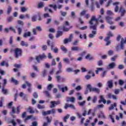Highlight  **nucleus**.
Returning <instances> with one entry per match:
<instances>
[{"label":"nucleus","mask_w":126,"mask_h":126,"mask_svg":"<svg viewBox=\"0 0 126 126\" xmlns=\"http://www.w3.org/2000/svg\"><path fill=\"white\" fill-rule=\"evenodd\" d=\"M97 21H98V19H95V16H94L89 22V24L91 25L90 26V29L94 30L92 32V33L89 35V38H94L96 34H97Z\"/></svg>","instance_id":"1"},{"label":"nucleus","mask_w":126,"mask_h":126,"mask_svg":"<svg viewBox=\"0 0 126 126\" xmlns=\"http://www.w3.org/2000/svg\"><path fill=\"white\" fill-rule=\"evenodd\" d=\"M25 83L26 84H24L22 85V88H23V89H25L26 86H28L29 88L27 89V90L29 93H32V84L27 81H25Z\"/></svg>","instance_id":"2"},{"label":"nucleus","mask_w":126,"mask_h":126,"mask_svg":"<svg viewBox=\"0 0 126 126\" xmlns=\"http://www.w3.org/2000/svg\"><path fill=\"white\" fill-rule=\"evenodd\" d=\"M14 52L16 59H18V58H19V57L21 56L22 55V50L20 48H16Z\"/></svg>","instance_id":"3"},{"label":"nucleus","mask_w":126,"mask_h":126,"mask_svg":"<svg viewBox=\"0 0 126 126\" xmlns=\"http://www.w3.org/2000/svg\"><path fill=\"white\" fill-rule=\"evenodd\" d=\"M72 39H73V34L71 33L70 34L69 37L68 38H66L63 40L64 44H67V43H69L72 41Z\"/></svg>","instance_id":"4"},{"label":"nucleus","mask_w":126,"mask_h":126,"mask_svg":"<svg viewBox=\"0 0 126 126\" xmlns=\"http://www.w3.org/2000/svg\"><path fill=\"white\" fill-rule=\"evenodd\" d=\"M68 108H70L72 110H76V107H75L74 104H68L66 103L64 106V109H65V110H67Z\"/></svg>","instance_id":"5"},{"label":"nucleus","mask_w":126,"mask_h":126,"mask_svg":"<svg viewBox=\"0 0 126 126\" xmlns=\"http://www.w3.org/2000/svg\"><path fill=\"white\" fill-rule=\"evenodd\" d=\"M50 108H55L57 105H60L61 104V101L59 100L58 101H51Z\"/></svg>","instance_id":"6"},{"label":"nucleus","mask_w":126,"mask_h":126,"mask_svg":"<svg viewBox=\"0 0 126 126\" xmlns=\"http://www.w3.org/2000/svg\"><path fill=\"white\" fill-rule=\"evenodd\" d=\"M17 110V112H20V109H19V107H17V109L15 108V107L13 106L12 108V112H10V114L12 116L13 118H15V117H14V116H13V114H15L16 113V111Z\"/></svg>","instance_id":"7"},{"label":"nucleus","mask_w":126,"mask_h":126,"mask_svg":"<svg viewBox=\"0 0 126 126\" xmlns=\"http://www.w3.org/2000/svg\"><path fill=\"white\" fill-rule=\"evenodd\" d=\"M46 57H47L46 56V55H45V54H42L39 55L38 56H36L35 60L36 61H37V62L40 63V60H43V59H45V58Z\"/></svg>","instance_id":"8"},{"label":"nucleus","mask_w":126,"mask_h":126,"mask_svg":"<svg viewBox=\"0 0 126 126\" xmlns=\"http://www.w3.org/2000/svg\"><path fill=\"white\" fill-rule=\"evenodd\" d=\"M113 19L114 18H113V17L106 16L105 17V19L107 22L108 23V24H110V25L114 24V22L112 21V19Z\"/></svg>","instance_id":"9"},{"label":"nucleus","mask_w":126,"mask_h":126,"mask_svg":"<svg viewBox=\"0 0 126 126\" xmlns=\"http://www.w3.org/2000/svg\"><path fill=\"white\" fill-rule=\"evenodd\" d=\"M124 44H126V38L125 39H124V38H122L120 45L121 50H124V48H125Z\"/></svg>","instance_id":"10"},{"label":"nucleus","mask_w":126,"mask_h":126,"mask_svg":"<svg viewBox=\"0 0 126 126\" xmlns=\"http://www.w3.org/2000/svg\"><path fill=\"white\" fill-rule=\"evenodd\" d=\"M55 46H56V43H55L54 42L52 43V44L51 45V51H54V53H55L56 54H57V53H58L59 52V49H58L57 48H55V49H54V47H55Z\"/></svg>","instance_id":"11"},{"label":"nucleus","mask_w":126,"mask_h":126,"mask_svg":"<svg viewBox=\"0 0 126 126\" xmlns=\"http://www.w3.org/2000/svg\"><path fill=\"white\" fill-rule=\"evenodd\" d=\"M58 87V88H59V89L60 90H61V91L63 93H64V92H66V91H68V88L66 86H65L64 87L62 88V86L61 85H59Z\"/></svg>","instance_id":"12"},{"label":"nucleus","mask_w":126,"mask_h":126,"mask_svg":"<svg viewBox=\"0 0 126 126\" xmlns=\"http://www.w3.org/2000/svg\"><path fill=\"white\" fill-rule=\"evenodd\" d=\"M108 97L109 99H111V98H112L113 100H118V97H117V95L113 94L111 93H109L108 94Z\"/></svg>","instance_id":"13"},{"label":"nucleus","mask_w":126,"mask_h":126,"mask_svg":"<svg viewBox=\"0 0 126 126\" xmlns=\"http://www.w3.org/2000/svg\"><path fill=\"white\" fill-rule=\"evenodd\" d=\"M12 11V7L11 5H8L7 8L6 13L8 15L10 14V13Z\"/></svg>","instance_id":"14"},{"label":"nucleus","mask_w":126,"mask_h":126,"mask_svg":"<svg viewBox=\"0 0 126 126\" xmlns=\"http://www.w3.org/2000/svg\"><path fill=\"white\" fill-rule=\"evenodd\" d=\"M71 51H82V49L80 47H79L78 46H73L71 48Z\"/></svg>","instance_id":"15"},{"label":"nucleus","mask_w":126,"mask_h":126,"mask_svg":"<svg viewBox=\"0 0 126 126\" xmlns=\"http://www.w3.org/2000/svg\"><path fill=\"white\" fill-rule=\"evenodd\" d=\"M119 12L121 13V17H123L126 13V10L123 7H121L119 9Z\"/></svg>","instance_id":"16"},{"label":"nucleus","mask_w":126,"mask_h":126,"mask_svg":"<svg viewBox=\"0 0 126 126\" xmlns=\"http://www.w3.org/2000/svg\"><path fill=\"white\" fill-rule=\"evenodd\" d=\"M115 66L116 63L115 62H113L108 65L109 68H111V69H113V68H115Z\"/></svg>","instance_id":"17"},{"label":"nucleus","mask_w":126,"mask_h":126,"mask_svg":"<svg viewBox=\"0 0 126 126\" xmlns=\"http://www.w3.org/2000/svg\"><path fill=\"white\" fill-rule=\"evenodd\" d=\"M30 36H31V32H24L23 34L24 38H27V37H30Z\"/></svg>","instance_id":"18"},{"label":"nucleus","mask_w":126,"mask_h":126,"mask_svg":"<svg viewBox=\"0 0 126 126\" xmlns=\"http://www.w3.org/2000/svg\"><path fill=\"white\" fill-rule=\"evenodd\" d=\"M117 107V103H114L113 104H112L110 105V107L108 108L109 111H112V110H114L115 107Z\"/></svg>","instance_id":"19"},{"label":"nucleus","mask_w":126,"mask_h":126,"mask_svg":"<svg viewBox=\"0 0 126 126\" xmlns=\"http://www.w3.org/2000/svg\"><path fill=\"white\" fill-rule=\"evenodd\" d=\"M115 116V113L112 112V113L109 115V118L111 119L112 123H115V119H114V116Z\"/></svg>","instance_id":"20"},{"label":"nucleus","mask_w":126,"mask_h":126,"mask_svg":"<svg viewBox=\"0 0 126 126\" xmlns=\"http://www.w3.org/2000/svg\"><path fill=\"white\" fill-rule=\"evenodd\" d=\"M107 84L109 88H113V81L110 80L107 82Z\"/></svg>","instance_id":"21"},{"label":"nucleus","mask_w":126,"mask_h":126,"mask_svg":"<svg viewBox=\"0 0 126 126\" xmlns=\"http://www.w3.org/2000/svg\"><path fill=\"white\" fill-rule=\"evenodd\" d=\"M74 33L75 34H76V35H79L80 39H82L83 38V37H82V34H81V33L80 32L78 31H75L74 32Z\"/></svg>","instance_id":"22"},{"label":"nucleus","mask_w":126,"mask_h":126,"mask_svg":"<svg viewBox=\"0 0 126 126\" xmlns=\"http://www.w3.org/2000/svg\"><path fill=\"white\" fill-rule=\"evenodd\" d=\"M92 91L93 92H95L96 93H97L99 94L100 93V90L97 88H93Z\"/></svg>","instance_id":"23"},{"label":"nucleus","mask_w":126,"mask_h":126,"mask_svg":"<svg viewBox=\"0 0 126 126\" xmlns=\"http://www.w3.org/2000/svg\"><path fill=\"white\" fill-rule=\"evenodd\" d=\"M63 62L64 63H66V64H69V63H70V61H69V60L67 58L63 59Z\"/></svg>","instance_id":"24"},{"label":"nucleus","mask_w":126,"mask_h":126,"mask_svg":"<svg viewBox=\"0 0 126 126\" xmlns=\"http://www.w3.org/2000/svg\"><path fill=\"white\" fill-rule=\"evenodd\" d=\"M90 113H91V109H90L87 113V111H86V110H85L84 111V113H83L82 115L84 117H85V116H86V115H90Z\"/></svg>","instance_id":"25"},{"label":"nucleus","mask_w":126,"mask_h":126,"mask_svg":"<svg viewBox=\"0 0 126 126\" xmlns=\"http://www.w3.org/2000/svg\"><path fill=\"white\" fill-rule=\"evenodd\" d=\"M95 17V19H97V21H96V27L97 26H98V21H99V20H100V19L101 18V17H102L101 15H99L98 18H96V16L94 15L92 16V18L91 19H92V18H93L94 17Z\"/></svg>","instance_id":"26"},{"label":"nucleus","mask_w":126,"mask_h":126,"mask_svg":"<svg viewBox=\"0 0 126 126\" xmlns=\"http://www.w3.org/2000/svg\"><path fill=\"white\" fill-rule=\"evenodd\" d=\"M21 46H22L23 47H28V43L27 42H25L24 41H22L21 42Z\"/></svg>","instance_id":"27"},{"label":"nucleus","mask_w":126,"mask_h":126,"mask_svg":"<svg viewBox=\"0 0 126 126\" xmlns=\"http://www.w3.org/2000/svg\"><path fill=\"white\" fill-rule=\"evenodd\" d=\"M2 92L5 95H6L7 93H8V90L4 88V87H3L2 88Z\"/></svg>","instance_id":"28"},{"label":"nucleus","mask_w":126,"mask_h":126,"mask_svg":"<svg viewBox=\"0 0 126 126\" xmlns=\"http://www.w3.org/2000/svg\"><path fill=\"white\" fill-rule=\"evenodd\" d=\"M16 28L17 29L19 35H21V33L22 32V29H21L20 28V27H18V26H17L16 27Z\"/></svg>","instance_id":"29"},{"label":"nucleus","mask_w":126,"mask_h":126,"mask_svg":"<svg viewBox=\"0 0 126 126\" xmlns=\"http://www.w3.org/2000/svg\"><path fill=\"white\" fill-rule=\"evenodd\" d=\"M37 18H38V15H34L32 17V21L35 22V21H37Z\"/></svg>","instance_id":"30"},{"label":"nucleus","mask_w":126,"mask_h":126,"mask_svg":"<svg viewBox=\"0 0 126 126\" xmlns=\"http://www.w3.org/2000/svg\"><path fill=\"white\" fill-rule=\"evenodd\" d=\"M28 112L30 113V114H34L35 113V111L32 109V108L30 107L28 108Z\"/></svg>","instance_id":"31"},{"label":"nucleus","mask_w":126,"mask_h":126,"mask_svg":"<svg viewBox=\"0 0 126 126\" xmlns=\"http://www.w3.org/2000/svg\"><path fill=\"white\" fill-rule=\"evenodd\" d=\"M44 94L46 95L48 98H51V94H50V93H49V91H45L43 92Z\"/></svg>","instance_id":"32"},{"label":"nucleus","mask_w":126,"mask_h":126,"mask_svg":"<svg viewBox=\"0 0 126 126\" xmlns=\"http://www.w3.org/2000/svg\"><path fill=\"white\" fill-rule=\"evenodd\" d=\"M17 22V24H18V25H20V26H23L24 25V22H23V21L19 20Z\"/></svg>","instance_id":"33"},{"label":"nucleus","mask_w":126,"mask_h":126,"mask_svg":"<svg viewBox=\"0 0 126 126\" xmlns=\"http://www.w3.org/2000/svg\"><path fill=\"white\" fill-rule=\"evenodd\" d=\"M69 117H70V115L67 114L65 117L63 118V121L65 123H66L67 120L69 118Z\"/></svg>","instance_id":"34"},{"label":"nucleus","mask_w":126,"mask_h":126,"mask_svg":"<svg viewBox=\"0 0 126 126\" xmlns=\"http://www.w3.org/2000/svg\"><path fill=\"white\" fill-rule=\"evenodd\" d=\"M77 97H78V100H83V98L82 97V96L81 95V94L80 93H77Z\"/></svg>","instance_id":"35"},{"label":"nucleus","mask_w":126,"mask_h":126,"mask_svg":"<svg viewBox=\"0 0 126 126\" xmlns=\"http://www.w3.org/2000/svg\"><path fill=\"white\" fill-rule=\"evenodd\" d=\"M11 81V82H13V83H14L16 85H17V84H18V81L15 80L14 78H12Z\"/></svg>","instance_id":"36"},{"label":"nucleus","mask_w":126,"mask_h":126,"mask_svg":"<svg viewBox=\"0 0 126 126\" xmlns=\"http://www.w3.org/2000/svg\"><path fill=\"white\" fill-rule=\"evenodd\" d=\"M87 86V88L90 90V92H91L92 91V90L93 89V88H92V86H91V85L90 84H88L86 85Z\"/></svg>","instance_id":"37"},{"label":"nucleus","mask_w":126,"mask_h":126,"mask_svg":"<svg viewBox=\"0 0 126 126\" xmlns=\"http://www.w3.org/2000/svg\"><path fill=\"white\" fill-rule=\"evenodd\" d=\"M53 87H54V85H53V84H50L48 86L47 89L49 91H51L52 90V88H53Z\"/></svg>","instance_id":"38"},{"label":"nucleus","mask_w":126,"mask_h":126,"mask_svg":"<svg viewBox=\"0 0 126 126\" xmlns=\"http://www.w3.org/2000/svg\"><path fill=\"white\" fill-rule=\"evenodd\" d=\"M56 78L58 82H61V79H62V77L60 75H57Z\"/></svg>","instance_id":"39"},{"label":"nucleus","mask_w":126,"mask_h":126,"mask_svg":"<svg viewBox=\"0 0 126 126\" xmlns=\"http://www.w3.org/2000/svg\"><path fill=\"white\" fill-rule=\"evenodd\" d=\"M106 14H107V15H110V16H112V15H114V14L113 13V12H112V11L111 10H108L106 12Z\"/></svg>","instance_id":"40"},{"label":"nucleus","mask_w":126,"mask_h":126,"mask_svg":"<svg viewBox=\"0 0 126 126\" xmlns=\"http://www.w3.org/2000/svg\"><path fill=\"white\" fill-rule=\"evenodd\" d=\"M60 13L62 16L63 17L66 16V14H67V12H63V11H60Z\"/></svg>","instance_id":"41"},{"label":"nucleus","mask_w":126,"mask_h":126,"mask_svg":"<svg viewBox=\"0 0 126 126\" xmlns=\"http://www.w3.org/2000/svg\"><path fill=\"white\" fill-rule=\"evenodd\" d=\"M107 36H109V38H111V37H114V34H113L112 32H109L107 34Z\"/></svg>","instance_id":"42"},{"label":"nucleus","mask_w":126,"mask_h":126,"mask_svg":"<svg viewBox=\"0 0 126 126\" xmlns=\"http://www.w3.org/2000/svg\"><path fill=\"white\" fill-rule=\"evenodd\" d=\"M47 72H48V70L47 69H44L42 71L43 77H45V76H46V75H47Z\"/></svg>","instance_id":"43"},{"label":"nucleus","mask_w":126,"mask_h":126,"mask_svg":"<svg viewBox=\"0 0 126 126\" xmlns=\"http://www.w3.org/2000/svg\"><path fill=\"white\" fill-rule=\"evenodd\" d=\"M61 50H62V51H63V52H64V53L67 52V49H66V48L64 46H62Z\"/></svg>","instance_id":"44"},{"label":"nucleus","mask_w":126,"mask_h":126,"mask_svg":"<svg viewBox=\"0 0 126 126\" xmlns=\"http://www.w3.org/2000/svg\"><path fill=\"white\" fill-rule=\"evenodd\" d=\"M42 115L43 116H47V115H50V111L49 110H48L47 111L42 112Z\"/></svg>","instance_id":"45"},{"label":"nucleus","mask_w":126,"mask_h":126,"mask_svg":"<svg viewBox=\"0 0 126 126\" xmlns=\"http://www.w3.org/2000/svg\"><path fill=\"white\" fill-rule=\"evenodd\" d=\"M85 103H86V101H83L82 102H79L78 104L79 105V106H81V107H83L84 105H85Z\"/></svg>","instance_id":"46"},{"label":"nucleus","mask_w":126,"mask_h":126,"mask_svg":"<svg viewBox=\"0 0 126 126\" xmlns=\"http://www.w3.org/2000/svg\"><path fill=\"white\" fill-rule=\"evenodd\" d=\"M97 64L98 66H102L103 65V61L99 60L97 62Z\"/></svg>","instance_id":"47"},{"label":"nucleus","mask_w":126,"mask_h":126,"mask_svg":"<svg viewBox=\"0 0 126 126\" xmlns=\"http://www.w3.org/2000/svg\"><path fill=\"white\" fill-rule=\"evenodd\" d=\"M50 7H53L54 9V10H57V5L56 4H50L49 5Z\"/></svg>","instance_id":"48"},{"label":"nucleus","mask_w":126,"mask_h":126,"mask_svg":"<svg viewBox=\"0 0 126 126\" xmlns=\"http://www.w3.org/2000/svg\"><path fill=\"white\" fill-rule=\"evenodd\" d=\"M121 91V90L120 89H115L114 91V94L116 95H118L120 94V92Z\"/></svg>","instance_id":"49"},{"label":"nucleus","mask_w":126,"mask_h":126,"mask_svg":"<svg viewBox=\"0 0 126 126\" xmlns=\"http://www.w3.org/2000/svg\"><path fill=\"white\" fill-rule=\"evenodd\" d=\"M7 20L8 22H11L13 20V17L10 16L7 18Z\"/></svg>","instance_id":"50"},{"label":"nucleus","mask_w":126,"mask_h":126,"mask_svg":"<svg viewBox=\"0 0 126 126\" xmlns=\"http://www.w3.org/2000/svg\"><path fill=\"white\" fill-rule=\"evenodd\" d=\"M19 96H20L22 98H24V99H25L26 94H24L23 92H21L19 94Z\"/></svg>","instance_id":"51"},{"label":"nucleus","mask_w":126,"mask_h":126,"mask_svg":"<svg viewBox=\"0 0 126 126\" xmlns=\"http://www.w3.org/2000/svg\"><path fill=\"white\" fill-rule=\"evenodd\" d=\"M96 70H95V73H96V74H98V73H99V71H100V70H103L104 68H96Z\"/></svg>","instance_id":"52"},{"label":"nucleus","mask_w":126,"mask_h":126,"mask_svg":"<svg viewBox=\"0 0 126 126\" xmlns=\"http://www.w3.org/2000/svg\"><path fill=\"white\" fill-rule=\"evenodd\" d=\"M62 35H63V32H58L56 37L57 38H59Z\"/></svg>","instance_id":"53"},{"label":"nucleus","mask_w":126,"mask_h":126,"mask_svg":"<svg viewBox=\"0 0 126 126\" xmlns=\"http://www.w3.org/2000/svg\"><path fill=\"white\" fill-rule=\"evenodd\" d=\"M82 89V87L81 86H78L75 88V90L77 91H80Z\"/></svg>","instance_id":"54"},{"label":"nucleus","mask_w":126,"mask_h":126,"mask_svg":"<svg viewBox=\"0 0 126 126\" xmlns=\"http://www.w3.org/2000/svg\"><path fill=\"white\" fill-rule=\"evenodd\" d=\"M67 72H71V71H73V69L71 67H68L66 69Z\"/></svg>","instance_id":"55"},{"label":"nucleus","mask_w":126,"mask_h":126,"mask_svg":"<svg viewBox=\"0 0 126 126\" xmlns=\"http://www.w3.org/2000/svg\"><path fill=\"white\" fill-rule=\"evenodd\" d=\"M14 66H15L17 68H20V67H21V66H22V64H15L14 65Z\"/></svg>","instance_id":"56"},{"label":"nucleus","mask_w":126,"mask_h":126,"mask_svg":"<svg viewBox=\"0 0 126 126\" xmlns=\"http://www.w3.org/2000/svg\"><path fill=\"white\" fill-rule=\"evenodd\" d=\"M49 114L51 115V114H55L56 113V110L55 109H53L51 110H49Z\"/></svg>","instance_id":"57"},{"label":"nucleus","mask_w":126,"mask_h":126,"mask_svg":"<svg viewBox=\"0 0 126 126\" xmlns=\"http://www.w3.org/2000/svg\"><path fill=\"white\" fill-rule=\"evenodd\" d=\"M10 123L11 124H12L13 126H16V123L15 122V119H13L12 121H11L10 122Z\"/></svg>","instance_id":"58"},{"label":"nucleus","mask_w":126,"mask_h":126,"mask_svg":"<svg viewBox=\"0 0 126 126\" xmlns=\"http://www.w3.org/2000/svg\"><path fill=\"white\" fill-rule=\"evenodd\" d=\"M38 7H39V8H41L42 7H44V3H43V2H40L38 4Z\"/></svg>","instance_id":"59"},{"label":"nucleus","mask_w":126,"mask_h":126,"mask_svg":"<svg viewBox=\"0 0 126 126\" xmlns=\"http://www.w3.org/2000/svg\"><path fill=\"white\" fill-rule=\"evenodd\" d=\"M108 55L109 56H113V55H114V51L112 50H109L108 52Z\"/></svg>","instance_id":"60"},{"label":"nucleus","mask_w":126,"mask_h":126,"mask_svg":"<svg viewBox=\"0 0 126 126\" xmlns=\"http://www.w3.org/2000/svg\"><path fill=\"white\" fill-rule=\"evenodd\" d=\"M38 109H45V105H41L40 104L37 105Z\"/></svg>","instance_id":"61"},{"label":"nucleus","mask_w":126,"mask_h":126,"mask_svg":"<svg viewBox=\"0 0 126 126\" xmlns=\"http://www.w3.org/2000/svg\"><path fill=\"white\" fill-rule=\"evenodd\" d=\"M85 78H86V80H89V79H91V76L89 75H86L85 76Z\"/></svg>","instance_id":"62"},{"label":"nucleus","mask_w":126,"mask_h":126,"mask_svg":"<svg viewBox=\"0 0 126 126\" xmlns=\"http://www.w3.org/2000/svg\"><path fill=\"white\" fill-rule=\"evenodd\" d=\"M98 118H103V119H105V115H104V113H100V114L98 115Z\"/></svg>","instance_id":"63"},{"label":"nucleus","mask_w":126,"mask_h":126,"mask_svg":"<svg viewBox=\"0 0 126 126\" xmlns=\"http://www.w3.org/2000/svg\"><path fill=\"white\" fill-rule=\"evenodd\" d=\"M31 76L32 78H34V77H36V73L32 72L31 73Z\"/></svg>","instance_id":"64"}]
</instances>
